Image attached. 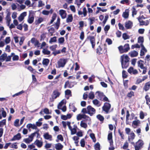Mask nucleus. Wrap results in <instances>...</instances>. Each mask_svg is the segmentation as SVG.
<instances>
[{"label": "nucleus", "mask_w": 150, "mask_h": 150, "mask_svg": "<svg viewBox=\"0 0 150 150\" xmlns=\"http://www.w3.org/2000/svg\"><path fill=\"white\" fill-rule=\"evenodd\" d=\"M120 59L122 66L128 64L129 58L127 55L123 54L121 56Z\"/></svg>", "instance_id": "f257e3e1"}, {"label": "nucleus", "mask_w": 150, "mask_h": 150, "mask_svg": "<svg viewBox=\"0 0 150 150\" xmlns=\"http://www.w3.org/2000/svg\"><path fill=\"white\" fill-rule=\"evenodd\" d=\"M137 145H134L135 150H139L144 145L143 141L141 139H139L136 142Z\"/></svg>", "instance_id": "f03ea898"}, {"label": "nucleus", "mask_w": 150, "mask_h": 150, "mask_svg": "<svg viewBox=\"0 0 150 150\" xmlns=\"http://www.w3.org/2000/svg\"><path fill=\"white\" fill-rule=\"evenodd\" d=\"M111 107V105L110 103L106 102L104 103V105L102 107V109L106 113H108Z\"/></svg>", "instance_id": "7ed1b4c3"}, {"label": "nucleus", "mask_w": 150, "mask_h": 150, "mask_svg": "<svg viewBox=\"0 0 150 150\" xmlns=\"http://www.w3.org/2000/svg\"><path fill=\"white\" fill-rule=\"evenodd\" d=\"M5 60L6 62L9 61L11 60L10 56H7V54L6 53L2 54L0 56V61L3 62Z\"/></svg>", "instance_id": "20e7f679"}, {"label": "nucleus", "mask_w": 150, "mask_h": 150, "mask_svg": "<svg viewBox=\"0 0 150 150\" xmlns=\"http://www.w3.org/2000/svg\"><path fill=\"white\" fill-rule=\"evenodd\" d=\"M88 110V114L90 116H93L96 113V110L91 105H88L87 107Z\"/></svg>", "instance_id": "39448f33"}, {"label": "nucleus", "mask_w": 150, "mask_h": 150, "mask_svg": "<svg viewBox=\"0 0 150 150\" xmlns=\"http://www.w3.org/2000/svg\"><path fill=\"white\" fill-rule=\"evenodd\" d=\"M130 134V136L128 137V141L131 143V144L133 145H134V143L132 141L134 139L136 136L135 135L133 132H132Z\"/></svg>", "instance_id": "423d86ee"}, {"label": "nucleus", "mask_w": 150, "mask_h": 150, "mask_svg": "<svg viewBox=\"0 0 150 150\" xmlns=\"http://www.w3.org/2000/svg\"><path fill=\"white\" fill-rule=\"evenodd\" d=\"M87 39L90 40L92 47L93 48L96 44L94 37L92 36H89L87 37Z\"/></svg>", "instance_id": "0eeeda50"}, {"label": "nucleus", "mask_w": 150, "mask_h": 150, "mask_svg": "<svg viewBox=\"0 0 150 150\" xmlns=\"http://www.w3.org/2000/svg\"><path fill=\"white\" fill-rule=\"evenodd\" d=\"M127 71L130 74H133L134 75L138 73V71L137 70L135 69H134V68L131 67L128 69Z\"/></svg>", "instance_id": "6e6552de"}, {"label": "nucleus", "mask_w": 150, "mask_h": 150, "mask_svg": "<svg viewBox=\"0 0 150 150\" xmlns=\"http://www.w3.org/2000/svg\"><path fill=\"white\" fill-rule=\"evenodd\" d=\"M143 90L145 92H147L150 89V81L146 83L143 87Z\"/></svg>", "instance_id": "1a4fd4ad"}, {"label": "nucleus", "mask_w": 150, "mask_h": 150, "mask_svg": "<svg viewBox=\"0 0 150 150\" xmlns=\"http://www.w3.org/2000/svg\"><path fill=\"white\" fill-rule=\"evenodd\" d=\"M129 9H126L125 12L123 13L122 16L125 19H127L129 17Z\"/></svg>", "instance_id": "9d476101"}, {"label": "nucleus", "mask_w": 150, "mask_h": 150, "mask_svg": "<svg viewBox=\"0 0 150 150\" xmlns=\"http://www.w3.org/2000/svg\"><path fill=\"white\" fill-rule=\"evenodd\" d=\"M21 138L20 133H18L16 135L14 136L10 140V141H13L16 140H19Z\"/></svg>", "instance_id": "9b49d317"}, {"label": "nucleus", "mask_w": 150, "mask_h": 150, "mask_svg": "<svg viewBox=\"0 0 150 150\" xmlns=\"http://www.w3.org/2000/svg\"><path fill=\"white\" fill-rule=\"evenodd\" d=\"M27 15V12H24L21 13L18 17V19L19 21L21 22L24 19V17Z\"/></svg>", "instance_id": "f8f14e48"}, {"label": "nucleus", "mask_w": 150, "mask_h": 150, "mask_svg": "<svg viewBox=\"0 0 150 150\" xmlns=\"http://www.w3.org/2000/svg\"><path fill=\"white\" fill-rule=\"evenodd\" d=\"M132 22L130 21H126L125 23V27L127 29L131 28L132 26Z\"/></svg>", "instance_id": "ddd939ff"}, {"label": "nucleus", "mask_w": 150, "mask_h": 150, "mask_svg": "<svg viewBox=\"0 0 150 150\" xmlns=\"http://www.w3.org/2000/svg\"><path fill=\"white\" fill-rule=\"evenodd\" d=\"M59 14L63 19L65 18L67 16L66 11L63 10H60L59 11Z\"/></svg>", "instance_id": "4468645a"}, {"label": "nucleus", "mask_w": 150, "mask_h": 150, "mask_svg": "<svg viewBox=\"0 0 150 150\" xmlns=\"http://www.w3.org/2000/svg\"><path fill=\"white\" fill-rule=\"evenodd\" d=\"M34 17L32 15L30 14L27 19V22L29 24L32 23L34 21Z\"/></svg>", "instance_id": "2eb2a0df"}, {"label": "nucleus", "mask_w": 150, "mask_h": 150, "mask_svg": "<svg viewBox=\"0 0 150 150\" xmlns=\"http://www.w3.org/2000/svg\"><path fill=\"white\" fill-rule=\"evenodd\" d=\"M138 21L140 23V25H145L146 26L149 23V21L146 20L145 21L142 20V19H140V18L138 19Z\"/></svg>", "instance_id": "dca6fc26"}, {"label": "nucleus", "mask_w": 150, "mask_h": 150, "mask_svg": "<svg viewBox=\"0 0 150 150\" xmlns=\"http://www.w3.org/2000/svg\"><path fill=\"white\" fill-rule=\"evenodd\" d=\"M67 62L66 59H60L58 62L59 66H64Z\"/></svg>", "instance_id": "f3484780"}, {"label": "nucleus", "mask_w": 150, "mask_h": 150, "mask_svg": "<svg viewBox=\"0 0 150 150\" xmlns=\"http://www.w3.org/2000/svg\"><path fill=\"white\" fill-rule=\"evenodd\" d=\"M129 55L132 57H136L138 55V52L135 50H133L130 52Z\"/></svg>", "instance_id": "a211bd4d"}, {"label": "nucleus", "mask_w": 150, "mask_h": 150, "mask_svg": "<svg viewBox=\"0 0 150 150\" xmlns=\"http://www.w3.org/2000/svg\"><path fill=\"white\" fill-rule=\"evenodd\" d=\"M34 144L39 148L41 147L43 144L42 142L38 139L36 140Z\"/></svg>", "instance_id": "6ab92c4d"}, {"label": "nucleus", "mask_w": 150, "mask_h": 150, "mask_svg": "<svg viewBox=\"0 0 150 150\" xmlns=\"http://www.w3.org/2000/svg\"><path fill=\"white\" fill-rule=\"evenodd\" d=\"M108 139L109 141L110 144L111 145H112L113 143L112 132L109 133L108 135Z\"/></svg>", "instance_id": "aec40b11"}, {"label": "nucleus", "mask_w": 150, "mask_h": 150, "mask_svg": "<svg viewBox=\"0 0 150 150\" xmlns=\"http://www.w3.org/2000/svg\"><path fill=\"white\" fill-rule=\"evenodd\" d=\"M44 138L46 139L51 141L52 136L51 135H50L48 132L46 133L43 135Z\"/></svg>", "instance_id": "412c9836"}, {"label": "nucleus", "mask_w": 150, "mask_h": 150, "mask_svg": "<svg viewBox=\"0 0 150 150\" xmlns=\"http://www.w3.org/2000/svg\"><path fill=\"white\" fill-rule=\"evenodd\" d=\"M60 94V93L57 90L54 91L53 92V96H52V98H53L56 99L57 97H59Z\"/></svg>", "instance_id": "4be33fe9"}, {"label": "nucleus", "mask_w": 150, "mask_h": 150, "mask_svg": "<svg viewBox=\"0 0 150 150\" xmlns=\"http://www.w3.org/2000/svg\"><path fill=\"white\" fill-rule=\"evenodd\" d=\"M39 130L38 129L37 131L35 132H34L32 133L31 135L29 136V137L30 139H32V141L33 140L34 137L35 136V134H37L38 136L39 135Z\"/></svg>", "instance_id": "5701e85b"}, {"label": "nucleus", "mask_w": 150, "mask_h": 150, "mask_svg": "<svg viewBox=\"0 0 150 150\" xmlns=\"http://www.w3.org/2000/svg\"><path fill=\"white\" fill-rule=\"evenodd\" d=\"M6 23L7 26H9L10 25V22L11 21V18L10 17V14L8 13L6 17Z\"/></svg>", "instance_id": "b1692460"}, {"label": "nucleus", "mask_w": 150, "mask_h": 150, "mask_svg": "<svg viewBox=\"0 0 150 150\" xmlns=\"http://www.w3.org/2000/svg\"><path fill=\"white\" fill-rule=\"evenodd\" d=\"M63 147V145L60 143H58L55 144V148L57 150H61Z\"/></svg>", "instance_id": "393cba45"}, {"label": "nucleus", "mask_w": 150, "mask_h": 150, "mask_svg": "<svg viewBox=\"0 0 150 150\" xmlns=\"http://www.w3.org/2000/svg\"><path fill=\"white\" fill-rule=\"evenodd\" d=\"M124 52H128L130 49L129 44H125L123 47Z\"/></svg>", "instance_id": "a878e982"}, {"label": "nucleus", "mask_w": 150, "mask_h": 150, "mask_svg": "<svg viewBox=\"0 0 150 150\" xmlns=\"http://www.w3.org/2000/svg\"><path fill=\"white\" fill-rule=\"evenodd\" d=\"M71 82H70L69 81H67L65 83L64 88H66L67 87L68 88H71L72 86L71 85Z\"/></svg>", "instance_id": "bb28decb"}, {"label": "nucleus", "mask_w": 150, "mask_h": 150, "mask_svg": "<svg viewBox=\"0 0 150 150\" xmlns=\"http://www.w3.org/2000/svg\"><path fill=\"white\" fill-rule=\"evenodd\" d=\"M44 19L42 17L39 18L35 21V23L36 25H38L43 21Z\"/></svg>", "instance_id": "cd10ccee"}, {"label": "nucleus", "mask_w": 150, "mask_h": 150, "mask_svg": "<svg viewBox=\"0 0 150 150\" xmlns=\"http://www.w3.org/2000/svg\"><path fill=\"white\" fill-rule=\"evenodd\" d=\"M134 96V92L132 91H131L127 94V97H128L129 98H130L132 96Z\"/></svg>", "instance_id": "c85d7f7f"}, {"label": "nucleus", "mask_w": 150, "mask_h": 150, "mask_svg": "<svg viewBox=\"0 0 150 150\" xmlns=\"http://www.w3.org/2000/svg\"><path fill=\"white\" fill-rule=\"evenodd\" d=\"M96 117L98 120L102 122V123L103 122L104 118L103 116L100 114H98L97 115Z\"/></svg>", "instance_id": "c756f323"}, {"label": "nucleus", "mask_w": 150, "mask_h": 150, "mask_svg": "<svg viewBox=\"0 0 150 150\" xmlns=\"http://www.w3.org/2000/svg\"><path fill=\"white\" fill-rule=\"evenodd\" d=\"M73 20V17L72 15L71 14L68 15V17L67 18L66 21L67 23H69L71 22Z\"/></svg>", "instance_id": "7c9ffc66"}, {"label": "nucleus", "mask_w": 150, "mask_h": 150, "mask_svg": "<svg viewBox=\"0 0 150 150\" xmlns=\"http://www.w3.org/2000/svg\"><path fill=\"white\" fill-rule=\"evenodd\" d=\"M140 123V121L139 120H134L133 121L132 126H133V125L137 126L138 124Z\"/></svg>", "instance_id": "2f4dec72"}, {"label": "nucleus", "mask_w": 150, "mask_h": 150, "mask_svg": "<svg viewBox=\"0 0 150 150\" xmlns=\"http://www.w3.org/2000/svg\"><path fill=\"white\" fill-rule=\"evenodd\" d=\"M96 93L98 94V99H100V100H101V98H102L104 96L103 95V93H101L99 91H97L96 92Z\"/></svg>", "instance_id": "473e14b6"}, {"label": "nucleus", "mask_w": 150, "mask_h": 150, "mask_svg": "<svg viewBox=\"0 0 150 150\" xmlns=\"http://www.w3.org/2000/svg\"><path fill=\"white\" fill-rule=\"evenodd\" d=\"M145 98L146 101V104L149 105H150V104L149 103V102H150V98L149 97L148 95H146Z\"/></svg>", "instance_id": "72a5a7b5"}, {"label": "nucleus", "mask_w": 150, "mask_h": 150, "mask_svg": "<svg viewBox=\"0 0 150 150\" xmlns=\"http://www.w3.org/2000/svg\"><path fill=\"white\" fill-rule=\"evenodd\" d=\"M118 132L120 135L121 138L124 139L125 138V135L123 134V132H121L120 129H118Z\"/></svg>", "instance_id": "f704fd0d"}, {"label": "nucleus", "mask_w": 150, "mask_h": 150, "mask_svg": "<svg viewBox=\"0 0 150 150\" xmlns=\"http://www.w3.org/2000/svg\"><path fill=\"white\" fill-rule=\"evenodd\" d=\"M95 97L94 93L92 91L89 94V98L91 99H93Z\"/></svg>", "instance_id": "c9c22d12"}, {"label": "nucleus", "mask_w": 150, "mask_h": 150, "mask_svg": "<svg viewBox=\"0 0 150 150\" xmlns=\"http://www.w3.org/2000/svg\"><path fill=\"white\" fill-rule=\"evenodd\" d=\"M127 73L125 71L123 70L122 72V77L123 79L126 78L128 76Z\"/></svg>", "instance_id": "e433bc0d"}, {"label": "nucleus", "mask_w": 150, "mask_h": 150, "mask_svg": "<svg viewBox=\"0 0 150 150\" xmlns=\"http://www.w3.org/2000/svg\"><path fill=\"white\" fill-rule=\"evenodd\" d=\"M90 136L91 138L93 140V141L95 142L96 141V139L95 137V135L94 134L92 133L90 134Z\"/></svg>", "instance_id": "4c0bfd02"}, {"label": "nucleus", "mask_w": 150, "mask_h": 150, "mask_svg": "<svg viewBox=\"0 0 150 150\" xmlns=\"http://www.w3.org/2000/svg\"><path fill=\"white\" fill-rule=\"evenodd\" d=\"M64 103V100H63L61 101L58 104L57 108L58 109H61V108L62 105H63Z\"/></svg>", "instance_id": "58836bf2"}, {"label": "nucleus", "mask_w": 150, "mask_h": 150, "mask_svg": "<svg viewBox=\"0 0 150 150\" xmlns=\"http://www.w3.org/2000/svg\"><path fill=\"white\" fill-rule=\"evenodd\" d=\"M122 37L125 40L129 39L130 38V36L129 35H127L126 33H123L122 35Z\"/></svg>", "instance_id": "ea45409f"}, {"label": "nucleus", "mask_w": 150, "mask_h": 150, "mask_svg": "<svg viewBox=\"0 0 150 150\" xmlns=\"http://www.w3.org/2000/svg\"><path fill=\"white\" fill-rule=\"evenodd\" d=\"M94 148L96 150H100V144L98 142L94 145Z\"/></svg>", "instance_id": "a19ab883"}, {"label": "nucleus", "mask_w": 150, "mask_h": 150, "mask_svg": "<svg viewBox=\"0 0 150 150\" xmlns=\"http://www.w3.org/2000/svg\"><path fill=\"white\" fill-rule=\"evenodd\" d=\"M6 124V120L4 119L0 121V127H2Z\"/></svg>", "instance_id": "79ce46f5"}, {"label": "nucleus", "mask_w": 150, "mask_h": 150, "mask_svg": "<svg viewBox=\"0 0 150 150\" xmlns=\"http://www.w3.org/2000/svg\"><path fill=\"white\" fill-rule=\"evenodd\" d=\"M42 52L45 54L49 55L50 54V52L46 49H44L42 50Z\"/></svg>", "instance_id": "37998d69"}, {"label": "nucleus", "mask_w": 150, "mask_h": 150, "mask_svg": "<svg viewBox=\"0 0 150 150\" xmlns=\"http://www.w3.org/2000/svg\"><path fill=\"white\" fill-rule=\"evenodd\" d=\"M49 62V60L48 59H45L43 61L42 63L44 65H47Z\"/></svg>", "instance_id": "c03bdc74"}, {"label": "nucleus", "mask_w": 150, "mask_h": 150, "mask_svg": "<svg viewBox=\"0 0 150 150\" xmlns=\"http://www.w3.org/2000/svg\"><path fill=\"white\" fill-rule=\"evenodd\" d=\"M95 18L94 17H92V18H88V20L90 21L89 24L90 25H91L93 23V22L95 21Z\"/></svg>", "instance_id": "a18cd8bd"}, {"label": "nucleus", "mask_w": 150, "mask_h": 150, "mask_svg": "<svg viewBox=\"0 0 150 150\" xmlns=\"http://www.w3.org/2000/svg\"><path fill=\"white\" fill-rule=\"evenodd\" d=\"M56 41V37L55 36L53 38H51L49 42L50 43H51L53 42H55Z\"/></svg>", "instance_id": "49530a36"}, {"label": "nucleus", "mask_w": 150, "mask_h": 150, "mask_svg": "<svg viewBox=\"0 0 150 150\" xmlns=\"http://www.w3.org/2000/svg\"><path fill=\"white\" fill-rule=\"evenodd\" d=\"M80 125L81 127H83L84 128H86L87 127V124L83 122L82 121H81V122Z\"/></svg>", "instance_id": "de8ad7c7"}, {"label": "nucleus", "mask_w": 150, "mask_h": 150, "mask_svg": "<svg viewBox=\"0 0 150 150\" xmlns=\"http://www.w3.org/2000/svg\"><path fill=\"white\" fill-rule=\"evenodd\" d=\"M128 80H125L124 81V82H123L124 86L125 88V89L127 88L128 87Z\"/></svg>", "instance_id": "09e8293b"}, {"label": "nucleus", "mask_w": 150, "mask_h": 150, "mask_svg": "<svg viewBox=\"0 0 150 150\" xmlns=\"http://www.w3.org/2000/svg\"><path fill=\"white\" fill-rule=\"evenodd\" d=\"M58 42L60 44H62L64 41V38L63 37H61L59 38Z\"/></svg>", "instance_id": "8fccbe9b"}, {"label": "nucleus", "mask_w": 150, "mask_h": 150, "mask_svg": "<svg viewBox=\"0 0 150 150\" xmlns=\"http://www.w3.org/2000/svg\"><path fill=\"white\" fill-rule=\"evenodd\" d=\"M81 146L82 147H84L85 145V142L84 139H82L80 142Z\"/></svg>", "instance_id": "3c124183"}, {"label": "nucleus", "mask_w": 150, "mask_h": 150, "mask_svg": "<svg viewBox=\"0 0 150 150\" xmlns=\"http://www.w3.org/2000/svg\"><path fill=\"white\" fill-rule=\"evenodd\" d=\"M23 141L26 144H29L32 141V139H30L29 138L24 139Z\"/></svg>", "instance_id": "603ef678"}, {"label": "nucleus", "mask_w": 150, "mask_h": 150, "mask_svg": "<svg viewBox=\"0 0 150 150\" xmlns=\"http://www.w3.org/2000/svg\"><path fill=\"white\" fill-rule=\"evenodd\" d=\"M102 48L100 46H99L97 49V53L99 54H101L102 53Z\"/></svg>", "instance_id": "864d4df0"}, {"label": "nucleus", "mask_w": 150, "mask_h": 150, "mask_svg": "<svg viewBox=\"0 0 150 150\" xmlns=\"http://www.w3.org/2000/svg\"><path fill=\"white\" fill-rule=\"evenodd\" d=\"M141 69H143L142 74H145L146 72V67H144V66H139Z\"/></svg>", "instance_id": "5fc2aeb1"}, {"label": "nucleus", "mask_w": 150, "mask_h": 150, "mask_svg": "<svg viewBox=\"0 0 150 150\" xmlns=\"http://www.w3.org/2000/svg\"><path fill=\"white\" fill-rule=\"evenodd\" d=\"M128 143L127 142H125L122 147V148L123 149H125L128 148Z\"/></svg>", "instance_id": "6e6d98bb"}, {"label": "nucleus", "mask_w": 150, "mask_h": 150, "mask_svg": "<svg viewBox=\"0 0 150 150\" xmlns=\"http://www.w3.org/2000/svg\"><path fill=\"white\" fill-rule=\"evenodd\" d=\"M139 117L141 119H143L144 117V115L143 112L141 111L140 113Z\"/></svg>", "instance_id": "4d7b16f0"}, {"label": "nucleus", "mask_w": 150, "mask_h": 150, "mask_svg": "<svg viewBox=\"0 0 150 150\" xmlns=\"http://www.w3.org/2000/svg\"><path fill=\"white\" fill-rule=\"evenodd\" d=\"M137 13V11L136 10V9L134 7H132V16L133 17L134 16V15H136Z\"/></svg>", "instance_id": "13d9d810"}, {"label": "nucleus", "mask_w": 150, "mask_h": 150, "mask_svg": "<svg viewBox=\"0 0 150 150\" xmlns=\"http://www.w3.org/2000/svg\"><path fill=\"white\" fill-rule=\"evenodd\" d=\"M144 42V38L142 37H139L138 38V42L142 44Z\"/></svg>", "instance_id": "bf43d9fd"}, {"label": "nucleus", "mask_w": 150, "mask_h": 150, "mask_svg": "<svg viewBox=\"0 0 150 150\" xmlns=\"http://www.w3.org/2000/svg\"><path fill=\"white\" fill-rule=\"evenodd\" d=\"M31 4V2L29 0H26L25 1V5H26V6H28L29 7H30V4Z\"/></svg>", "instance_id": "052dcab7"}, {"label": "nucleus", "mask_w": 150, "mask_h": 150, "mask_svg": "<svg viewBox=\"0 0 150 150\" xmlns=\"http://www.w3.org/2000/svg\"><path fill=\"white\" fill-rule=\"evenodd\" d=\"M42 13L45 15H48L50 13V11L46 10H43L42 12Z\"/></svg>", "instance_id": "680f3d73"}, {"label": "nucleus", "mask_w": 150, "mask_h": 150, "mask_svg": "<svg viewBox=\"0 0 150 150\" xmlns=\"http://www.w3.org/2000/svg\"><path fill=\"white\" fill-rule=\"evenodd\" d=\"M93 103L94 105H97L99 104L100 102L97 99H95L93 101Z\"/></svg>", "instance_id": "e2e57ef3"}, {"label": "nucleus", "mask_w": 150, "mask_h": 150, "mask_svg": "<svg viewBox=\"0 0 150 150\" xmlns=\"http://www.w3.org/2000/svg\"><path fill=\"white\" fill-rule=\"evenodd\" d=\"M118 25L120 30H125V28L123 25L121 24L120 23H118Z\"/></svg>", "instance_id": "0e129e2a"}, {"label": "nucleus", "mask_w": 150, "mask_h": 150, "mask_svg": "<svg viewBox=\"0 0 150 150\" xmlns=\"http://www.w3.org/2000/svg\"><path fill=\"white\" fill-rule=\"evenodd\" d=\"M57 47V45H52V46H51L50 47V49L52 51H54L56 47Z\"/></svg>", "instance_id": "69168bd1"}, {"label": "nucleus", "mask_w": 150, "mask_h": 150, "mask_svg": "<svg viewBox=\"0 0 150 150\" xmlns=\"http://www.w3.org/2000/svg\"><path fill=\"white\" fill-rule=\"evenodd\" d=\"M125 131L126 134L129 135L130 134L129 133L131 131V129L129 128H125Z\"/></svg>", "instance_id": "338daca9"}, {"label": "nucleus", "mask_w": 150, "mask_h": 150, "mask_svg": "<svg viewBox=\"0 0 150 150\" xmlns=\"http://www.w3.org/2000/svg\"><path fill=\"white\" fill-rule=\"evenodd\" d=\"M11 41L10 38L9 37H6L5 40V42L7 44L10 43Z\"/></svg>", "instance_id": "774afa93"}]
</instances>
